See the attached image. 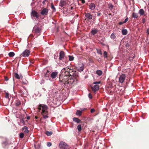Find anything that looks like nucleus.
Returning <instances> with one entry per match:
<instances>
[{
  "label": "nucleus",
  "mask_w": 149,
  "mask_h": 149,
  "mask_svg": "<svg viewBox=\"0 0 149 149\" xmlns=\"http://www.w3.org/2000/svg\"><path fill=\"white\" fill-rule=\"evenodd\" d=\"M75 79L73 76L66 74L64 72H61L59 77L60 81L65 84H72L74 82Z\"/></svg>",
  "instance_id": "f257e3e1"
},
{
  "label": "nucleus",
  "mask_w": 149,
  "mask_h": 149,
  "mask_svg": "<svg viewBox=\"0 0 149 149\" xmlns=\"http://www.w3.org/2000/svg\"><path fill=\"white\" fill-rule=\"evenodd\" d=\"M39 110H42V112L41 114L43 116V118L45 119L48 118V112L47 109V107L45 105L40 104L38 108Z\"/></svg>",
  "instance_id": "f03ea898"
},
{
  "label": "nucleus",
  "mask_w": 149,
  "mask_h": 149,
  "mask_svg": "<svg viewBox=\"0 0 149 149\" xmlns=\"http://www.w3.org/2000/svg\"><path fill=\"white\" fill-rule=\"evenodd\" d=\"M72 72V69L66 67L65 68H63L61 72H64L66 74L71 75V74H70V72Z\"/></svg>",
  "instance_id": "7ed1b4c3"
},
{
  "label": "nucleus",
  "mask_w": 149,
  "mask_h": 149,
  "mask_svg": "<svg viewBox=\"0 0 149 149\" xmlns=\"http://www.w3.org/2000/svg\"><path fill=\"white\" fill-rule=\"evenodd\" d=\"M59 146L61 148L68 149L69 148L68 145H67L66 143L63 142H61L59 144Z\"/></svg>",
  "instance_id": "20e7f679"
},
{
  "label": "nucleus",
  "mask_w": 149,
  "mask_h": 149,
  "mask_svg": "<svg viewBox=\"0 0 149 149\" xmlns=\"http://www.w3.org/2000/svg\"><path fill=\"white\" fill-rule=\"evenodd\" d=\"M30 53V52L29 50L26 49L23 52L21 55L24 57H27L29 55Z\"/></svg>",
  "instance_id": "39448f33"
},
{
  "label": "nucleus",
  "mask_w": 149,
  "mask_h": 149,
  "mask_svg": "<svg viewBox=\"0 0 149 149\" xmlns=\"http://www.w3.org/2000/svg\"><path fill=\"white\" fill-rule=\"evenodd\" d=\"M125 78V75L124 74H121L119 78V82L120 83H123Z\"/></svg>",
  "instance_id": "423d86ee"
},
{
  "label": "nucleus",
  "mask_w": 149,
  "mask_h": 149,
  "mask_svg": "<svg viewBox=\"0 0 149 149\" xmlns=\"http://www.w3.org/2000/svg\"><path fill=\"white\" fill-rule=\"evenodd\" d=\"M48 11V10L46 8H44L42 10L41 14L43 15H47Z\"/></svg>",
  "instance_id": "0eeeda50"
},
{
  "label": "nucleus",
  "mask_w": 149,
  "mask_h": 149,
  "mask_svg": "<svg viewBox=\"0 0 149 149\" xmlns=\"http://www.w3.org/2000/svg\"><path fill=\"white\" fill-rule=\"evenodd\" d=\"M65 56V54L63 52L61 51L60 53L59 58L61 60H62Z\"/></svg>",
  "instance_id": "6e6552de"
},
{
  "label": "nucleus",
  "mask_w": 149,
  "mask_h": 149,
  "mask_svg": "<svg viewBox=\"0 0 149 149\" xmlns=\"http://www.w3.org/2000/svg\"><path fill=\"white\" fill-rule=\"evenodd\" d=\"M76 68L79 71L81 72L83 71L84 67L82 65H79L77 66Z\"/></svg>",
  "instance_id": "1a4fd4ad"
},
{
  "label": "nucleus",
  "mask_w": 149,
  "mask_h": 149,
  "mask_svg": "<svg viewBox=\"0 0 149 149\" xmlns=\"http://www.w3.org/2000/svg\"><path fill=\"white\" fill-rule=\"evenodd\" d=\"M86 19L88 20L91 19L92 18V16L90 15L89 13H87L86 15Z\"/></svg>",
  "instance_id": "9d476101"
},
{
  "label": "nucleus",
  "mask_w": 149,
  "mask_h": 149,
  "mask_svg": "<svg viewBox=\"0 0 149 149\" xmlns=\"http://www.w3.org/2000/svg\"><path fill=\"white\" fill-rule=\"evenodd\" d=\"M31 15L36 17L37 18L38 17L37 12L35 10H33L31 12Z\"/></svg>",
  "instance_id": "9b49d317"
},
{
  "label": "nucleus",
  "mask_w": 149,
  "mask_h": 149,
  "mask_svg": "<svg viewBox=\"0 0 149 149\" xmlns=\"http://www.w3.org/2000/svg\"><path fill=\"white\" fill-rule=\"evenodd\" d=\"M22 131L25 133H28L29 132L28 128L26 126H24L23 127Z\"/></svg>",
  "instance_id": "f8f14e48"
},
{
  "label": "nucleus",
  "mask_w": 149,
  "mask_h": 149,
  "mask_svg": "<svg viewBox=\"0 0 149 149\" xmlns=\"http://www.w3.org/2000/svg\"><path fill=\"white\" fill-rule=\"evenodd\" d=\"M14 76L15 78L18 79L22 78L23 77V76L22 74H20L19 75L17 73L15 74Z\"/></svg>",
  "instance_id": "ddd939ff"
},
{
  "label": "nucleus",
  "mask_w": 149,
  "mask_h": 149,
  "mask_svg": "<svg viewBox=\"0 0 149 149\" xmlns=\"http://www.w3.org/2000/svg\"><path fill=\"white\" fill-rule=\"evenodd\" d=\"M58 73L56 72H53L51 74V77L53 78H55L57 75Z\"/></svg>",
  "instance_id": "4468645a"
},
{
  "label": "nucleus",
  "mask_w": 149,
  "mask_h": 149,
  "mask_svg": "<svg viewBox=\"0 0 149 149\" xmlns=\"http://www.w3.org/2000/svg\"><path fill=\"white\" fill-rule=\"evenodd\" d=\"M93 90L95 91L98 90L99 89V86L98 85H95L93 87H92Z\"/></svg>",
  "instance_id": "2eb2a0df"
},
{
  "label": "nucleus",
  "mask_w": 149,
  "mask_h": 149,
  "mask_svg": "<svg viewBox=\"0 0 149 149\" xmlns=\"http://www.w3.org/2000/svg\"><path fill=\"white\" fill-rule=\"evenodd\" d=\"M40 30L38 28H34L33 29V31L35 33H38L40 31Z\"/></svg>",
  "instance_id": "dca6fc26"
},
{
  "label": "nucleus",
  "mask_w": 149,
  "mask_h": 149,
  "mask_svg": "<svg viewBox=\"0 0 149 149\" xmlns=\"http://www.w3.org/2000/svg\"><path fill=\"white\" fill-rule=\"evenodd\" d=\"M90 8L92 10H93L95 8V5L93 3H91L89 5Z\"/></svg>",
  "instance_id": "f3484780"
},
{
  "label": "nucleus",
  "mask_w": 149,
  "mask_h": 149,
  "mask_svg": "<svg viewBox=\"0 0 149 149\" xmlns=\"http://www.w3.org/2000/svg\"><path fill=\"white\" fill-rule=\"evenodd\" d=\"M73 120L77 123H79L80 122V120L76 118H73Z\"/></svg>",
  "instance_id": "a211bd4d"
},
{
  "label": "nucleus",
  "mask_w": 149,
  "mask_h": 149,
  "mask_svg": "<svg viewBox=\"0 0 149 149\" xmlns=\"http://www.w3.org/2000/svg\"><path fill=\"white\" fill-rule=\"evenodd\" d=\"M139 13L141 15H142L144 14V11L143 9H141L139 11Z\"/></svg>",
  "instance_id": "6ab92c4d"
},
{
  "label": "nucleus",
  "mask_w": 149,
  "mask_h": 149,
  "mask_svg": "<svg viewBox=\"0 0 149 149\" xmlns=\"http://www.w3.org/2000/svg\"><path fill=\"white\" fill-rule=\"evenodd\" d=\"M132 17L134 18H136L138 17V15L137 13H133L132 14Z\"/></svg>",
  "instance_id": "aec40b11"
},
{
  "label": "nucleus",
  "mask_w": 149,
  "mask_h": 149,
  "mask_svg": "<svg viewBox=\"0 0 149 149\" xmlns=\"http://www.w3.org/2000/svg\"><path fill=\"white\" fill-rule=\"evenodd\" d=\"M96 74L99 76H100L102 74V72L100 70H97L96 71Z\"/></svg>",
  "instance_id": "412c9836"
},
{
  "label": "nucleus",
  "mask_w": 149,
  "mask_h": 149,
  "mask_svg": "<svg viewBox=\"0 0 149 149\" xmlns=\"http://www.w3.org/2000/svg\"><path fill=\"white\" fill-rule=\"evenodd\" d=\"M127 33V31L126 29H123L122 31V33L123 35H126Z\"/></svg>",
  "instance_id": "4be33fe9"
},
{
  "label": "nucleus",
  "mask_w": 149,
  "mask_h": 149,
  "mask_svg": "<svg viewBox=\"0 0 149 149\" xmlns=\"http://www.w3.org/2000/svg\"><path fill=\"white\" fill-rule=\"evenodd\" d=\"M81 111L79 110H77L76 112V114L77 115L80 116L81 115Z\"/></svg>",
  "instance_id": "5701e85b"
},
{
  "label": "nucleus",
  "mask_w": 149,
  "mask_h": 149,
  "mask_svg": "<svg viewBox=\"0 0 149 149\" xmlns=\"http://www.w3.org/2000/svg\"><path fill=\"white\" fill-rule=\"evenodd\" d=\"M9 56L10 57H12L15 55V54L13 52H11L8 54Z\"/></svg>",
  "instance_id": "b1692460"
},
{
  "label": "nucleus",
  "mask_w": 149,
  "mask_h": 149,
  "mask_svg": "<svg viewBox=\"0 0 149 149\" xmlns=\"http://www.w3.org/2000/svg\"><path fill=\"white\" fill-rule=\"evenodd\" d=\"M65 4V2L64 1H61L60 2V5L61 7H63Z\"/></svg>",
  "instance_id": "393cba45"
},
{
  "label": "nucleus",
  "mask_w": 149,
  "mask_h": 149,
  "mask_svg": "<svg viewBox=\"0 0 149 149\" xmlns=\"http://www.w3.org/2000/svg\"><path fill=\"white\" fill-rule=\"evenodd\" d=\"M45 133L47 136H50L53 133L52 132L47 131Z\"/></svg>",
  "instance_id": "a878e982"
},
{
  "label": "nucleus",
  "mask_w": 149,
  "mask_h": 149,
  "mask_svg": "<svg viewBox=\"0 0 149 149\" xmlns=\"http://www.w3.org/2000/svg\"><path fill=\"white\" fill-rule=\"evenodd\" d=\"M97 32V30H93L91 31V33L93 35H94L96 34Z\"/></svg>",
  "instance_id": "bb28decb"
},
{
  "label": "nucleus",
  "mask_w": 149,
  "mask_h": 149,
  "mask_svg": "<svg viewBox=\"0 0 149 149\" xmlns=\"http://www.w3.org/2000/svg\"><path fill=\"white\" fill-rule=\"evenodd\" d=\"M68 57H69V60L70 61H73L74 59V57L72 56H69Z\"/></svg>",
  "instance_id": "cd10ccee"
},
{
  "label": "nucleus",
  "mask_w": 149,
  "mask_h": 149,
  "mask_svg": "<svg viewBox=\"0 0 149 149\" xmlns=\"http://www.w3.org/2000/svg\"><path fill=\"white\" fill-rule=\"evenodd\" d=\"M77 129L79 131H81V127L80 125H79L77 126Z\"/></svg>",
  "instance_id": "c85d7f7f"
},
{
  "label": "nucleus",
  "mask_w": 149,
  "mask_h": 149,
  "mask_svg": "<svg viewBox=\"0 0 149 149\" xmlns=\"http://www.w3.org/2000/svg\"><path fill=\"white\" fill-rule=\"evenodd\" d=\"M111 38L112 39H114L116 38L115 35L114 33H112L111 36Z\"/></svg>",
  "instance_id": "c756f323"
},
{
  "label": "nucleus",
  "mask_w": 149,
  "mask_h": 149,
  "mask_svg": "<svg viewBox=\"0 0 149 149\" xmlns=\"http://www.w3.org/2000/svg\"><path fill=\"white\" fill-rule=\"evenodd\" d=\"M24 135V134L23 133H20L19 134V136L22 138H23Z\"/></svg>",
  "instance_id": "7c9ffc66"
},
{
  "label": "nucleus",
  "mask_w": 149,
  "mask_h": 149,
  "mask_svg": "<svg viewBox=\"0 0 149 149\" xmlns=\"http://www.w3.org/2000/svg\"><path fill=\"white\" fill-rule=\"evenodd\" d=\"M107 53L105 51L104 53V56L105 57L107 58Z\"/></svg>",
  "instance_id": "2f4dec72"
},
{
  "label": "nucleus",
  "mask_w": 149,
  "mask_h": 149,
  "mask_svg": "<svg viewBox=\"0 0 149 149\" xmlns=\"http://www.w3.org/2000/svg\"><path fill=\"white\" fill-rule=\"evenodd\" d=\"M47 145L48 146L50 147L52 146V143L50 142H48Z\"/></svg>",
  "instance_id": "473e14b6"
},
{
  "label": "nucleus",
  "mask_w": 149,
  "mask_h": 149,
  "mask_svg": "<svg viewBox=\"0 0 149 149\" xmlns=\"http://www.w3.org/2000/svg\"><path fill=\"white\" fill-rule=\"evenodd\" d=\"M21 104V103L20 102H18L16 103V105L17 106H19Z\"/></svg>",
  "instance_id": "72a5a7b5"
},
{
  "label": "nucleus",
  "mask_w": 149,
  "mask_h": 149,
  "mask_svg": "<svg viewBox=\"0 0 149 149\" xmlns=\"http://www.w3.org/2000/svg\"><path fill=\"white\" fill-rule=\"evenodd\" d=\"M51 8L52 9H53L54 10H55L56 9L54 6L53 5V4H51Z\"/></svg>",
  "instance_id": "f704fd0d"
},
{
  "label": "nucleus",
  "mask_w": 149,
  "mask_h": 149,
  "mask_svg": "<svg viewBox=\"0 0 149 149\" xmlns=\"http://www.w3.org/2000/svg\"><path fill=\"white\" fill-rule=\"evenodd\" d=\"M6 98H9V94L8 93H6Z\"/></svg>",
  "instance_id": "c9c22d12"
},
{
  "label": "nucleus",
  "mask_w": 149,
  "mask_h": 149,
  "mask_svg": "<svg viewBox=\"0 0 149 149\" xmlns=\"http://www.w3.org/2000/svg\"><path fill=\"white\" fill-rule=\"evenodd\" d=\"M109 8H112L113 7V6L111 4H110L109 5Z\"/></svg>",
  "instance_id": "e433bc0d"
},
{
  "label": "nucleus",
  "mask_w": 149,
  "mask_h": 149,
  "mask_svg": "<svg viewBox=\"0 0 149 149\" xmlns=\"http://www.w3.org/2000/svg\"><path fill=\"white\" fill-rule=\"evenodd\" d=\"M128 18L127 17L125 19L124 22H123V23H125V22H126L128 21Z\"/></svg>",
  "instance_id": "4c0bfd02"
},
{
  "label": "nucleus",
  "mask_w": 149,
  "mask_h": 149,
  "mask_svg": "<svg viewBox=\"0 0 149 149\" xmlns=\"http://www.w3.org/2000/svg\"><path fill=\"white\" fill-rule=\"evenodd\" d=\"M88 97L89 98L91 99L92 98V96L91 93H89L88 94Z\"/></svg>",
  "instance_id": "58836bf2"
},
{
  "label": "nucleus",
  "mask_w": 149,
  "mask_h": 149,
  "mask_svg": "<svg viewBox=\"0 0 149 149\" xmlns=\"http://www.w3.org/2000/svg\"><path fill=\"white\" fill-rule=\"evenodd\" d=\"M100 83V81H98V82H95L93 83V84H99Z\"/></svg>",
  "instance_id": "ea45409f"
},
{
  "label": "nucleus",
  "mask_w": 149,
  "mask_h": 149,
  "mask_svg": "<svg viewBox=\"0 0 149 149\" xmlns=\"http://www.w3.org/2000/svg\"><path fill=\"white\" fill-rule=\"evenodd\" d=\"M95 111V109H91V113H93Z\"/></svg>",
  "instance_id": "a19ab883"
},
{
  "label": "nucleus",
  "mask_w": 149,
  "mask_h": 149,
  "mask_svg": "<svg viewBox=\"0 0 149 149\" xmlns=\"http://www.w3.org/2000/svg\"><path fill=\"white\" fill-rule=\"evenodd\" d=\"M5 80L6 81H7L8 80V78L7 77H5Z\"/></svg>",
  "instance_id": "79ce46f5"
},
{
  "label": "nucleus",
  "mask_w": 149,
  "mask_h": 149,
  "mask_svg": "<svg viewBox=\"0 0 149 149\" xmlns=\"http://www.w3.org/2000/svg\"><path fill=\"white\" fill-rule=\"evenodd\" d=\"M20 122L24 123V120L23 119H21V120Z\"/></svg>",
  "instance_id": "37998d69"
},
{
  "label": "nucleus",
  "mask_w": 149,
  "mask_h": 149,
  "mask_svg": "<svg viewBox=\"0 0 149 149\" xmlns=\"http://www.w3.org/2000/svg\"><path fill=\"white\" fill-rule=\"evenodd\" d=\"M81 1V2L82 3H85V0H80Z\"/></svg>",
  "instance_id": "c03bdc74"
},
{
  "label": "nucleus",
  "mask_w": 149,
  "mask_h": 149,
  "mask_svg": "<svg viewBox=\"0 0 149 149\" xmlns=\"http://www.w3.org/2000/svg\"><path fill=\"white\" fill-rule=\"evenodd\" d=\"M147 33L148 34H149V29H148L147 31Z\"/></svg>",
  "instance_id": "a18cd8bd"
},
{
  "label": "nucleus",
  "mask_w": 149,
  "mask_h": 149,
  "mask_svg": "<svg viewBox=\"0 0 149 149\" xmlns=\"http://www.w3.org/2000/svg\"><path fill=\"white\" fill-rule=\"evenodd\" d=\"M69 9L70 10H72L73 9V7L72 6L70 7Z\"/></svg>",
  "instance_id": "49530a36"
},
{
  "label": "nucleus",
  "mask_w": 149,
  "mask_h": 149,
  "mask_svg": "<svg viewBox=\"0 0 149 149\" xmlns=\"http://www.w3.org/2000/svg\"><path fill=\"white\" fill-rule=\"evenodd\" d=\"M98 53L100 54L101 55L102 54V53H101V51H99V52H98Z\"/></svg>",
  "instance_id": "de8ad7c7"
},
{
  "label": "nucleus",
  "mask_w": 149,
  "mask_h": 149,
  "mask_svg": "<svg viewBox=\"0 0 149 149\" xmlns=\"http://www.w3.org/2000/svg\"><path fill=\"white\" fill-rule=\"evenodd\" d=\"M123 23H124L123 22H120L119 23V24H120V25H121V24H122Z\"/></svg>",
  "instance_id": "09e8293b"
},
{
  "label": "nucleus",
  "mask_w": 149,
  "mask_h": 149,
  "mask_svg": "<svg viewBox=\"0 0 149 149\" xmlns=\"http://www.w3.org/2000/svg\"><path fill=\"white\" fill-rule=\"evenodd\" d=\"M27 118L28 119H30V117L29 116H27Z\"/></svg>",
  "instance_id": "8fccbe9b"
},
{
  "label": "nucleus",
  "mask_w": 149,
  "mask_h": 149,
  "mask_svg": "<svg viewBox=\"0 0 149 149\" xmlns=\"http://www.w3.org/2000/svg\"><path fill=\"white\" fill-rule=\"evenodd\" d=\"M100 13H98V16H100Z\"/></svg>",
  "instance_id": "3c124183"
},
{
  "label": "nucleus",
  "mask_w": 149,
  "mask_h": 149,
  "mask_svg": "<svg viewBox=\"0 0 149 149\" xmlns=\"http://www.w3.org/2000/svg\"><path fill=\"white\" fill-rule=\"evenodd\" d=\"M35 118H36V119L37 118V116H35Z\"/></svg>",
  "instance_id": "603ef678"
},
{
  "label": "nucleus",
  "mask_w": 149,
  "mask_h": 149,
  "mask_svg": "<svg viewBox=\"0 0 149 149\" xmlns=\"http://www.w3.org/2000/svg\"><path fill=\"white\" fill-rule=\"evenodd\" d=\"M31 36H32L33 37V36H32V35H31Z\"/></svg>",
  "instance_id": "864d4df0"
}]
</instances>
